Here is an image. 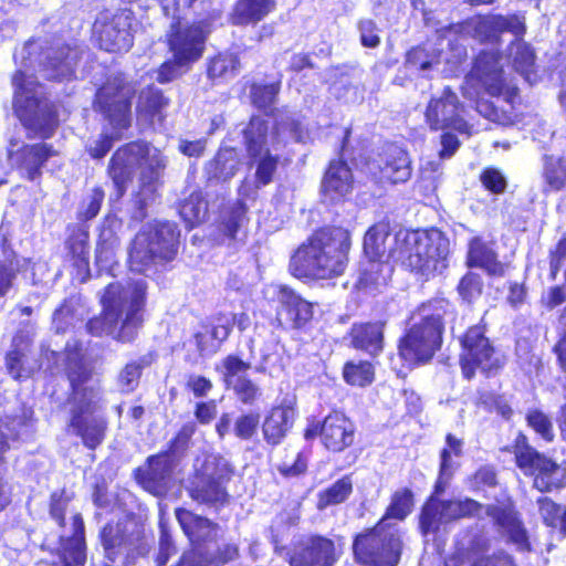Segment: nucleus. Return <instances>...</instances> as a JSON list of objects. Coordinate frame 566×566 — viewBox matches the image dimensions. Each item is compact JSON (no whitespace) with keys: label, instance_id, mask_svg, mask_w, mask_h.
I'll return each mask as SVG.
<instances>
[{"label":"nucleus","instance_id":"nucleus-60","mask_svg":"<svg viewBox=\"0 0 566 566\" xmlns=\"http://www.w3.org/2000/svg\"><path fill=\"white\" fill-rule=\"evenodd\" d=\"M125 129H114L98 134L92 145L85 147L86 154L94 160H102L112 150L114 144L123 138Z\"/></svg>","mask_w":566,"mask_h":566},{"label":"nucleus","instance_id":"nucleus-53","mask_svg":"<svg viewBox=\"0 0 566 566\" xmlns=\"http://www.w3.org/2000/svg\"><path fill=\"white\" fill-rule=\"evenodd\" d=\"M455 291L463 304H474L484 292L483 277L473 271H467L458 281Z\"/></svg>","mask_w":566,"mask_h":566},{"label":"nucleus","instance_id":"nucleus-9","mask_svg":"<svg viewBox=\"0 0 566 566\" xmlns=\"http://www.w3.org/2000/svg\"><path fill=\"white\" fill-rule=\"evenodd\" d=\"M98 539L104 560L109 564L134 566L150 551L145 526L135 520L108 521L99 530Z\"/></svg>","mask_w":566,"mask_h":566},{"label":"nucleus","instance_id":"nucleus-21","mask_svg":"<svg viewBox=\"0 0 566 566\" xmlns=\"http://www.w3.org/2000/svg\"><path fill=\"white\" fill-rule=\"evenodd\" d=\"M464 105L457 93L450 87H443L439 97H432L426 107L424 117L430 130L453 129L467 133L469 124L463 118Z\"/></svg>","mask_w":566,"mask_h":566},{"label":"nucleus","instance_id":"nucleus-33","mask_svg":"<svg viewBox=\"0 0 566 566\" xmlns=\"http://www.w3.org/2000/svg\"><path fill=\"white\" fill-rule=\"evenodd\" d=\"M465 265L469 269H481L489 276L503 277L506 264L499 259L497 252L480 237L472 238L468 243Z\"/></svg>","mask_w":566,"mask_h":566},{"label":"nucleus","instance_id":"nucleus-61","mask_svg":"<svg viewBox=\"0 0 566 566\" xmlns=\"http://www.w3.org/2000/svg\"><path fill=\"white\" fill-rule=\"evenodd\" d=\"M222 13L223 4L220 0H200L198 18L192 20V22L212 32Z\"/></svg>","mask_w":566,"mask_h":566},{"label":"nucleus","instance_id":"nucleus-49","mask_svg":"<svg viewBox=\"0 0 566 566\" xmlns=\"http://www.w3.org/2000/svg\"><path fill=\"white\" fill-rule=\"evenodd\" d=\"M344 381L352 387H367L375 380V365L367 359L347 360L342 368Z\"/></svg>","mask_w":566,"mask_h":566},{"label":"nucleus","instance_id":"nucleus-2","mask_svg":"<svg viewBox=\"0 0 566 566\" xmlns=\"http://www.w3.org/2000/svg\"><path fill=\"white\" fill-rule=\"evenodd\" d=\"M352 231L335 223L314 229L297 245L289 262L291 275L304 283L329 282L343 276L349 264Z\"/></svg>","mask_w":566,"mask_h":566},{"label":"nucleus","instance_id":"nucleus-26","mask_svg":"<svg viewBox=\"0 0 566 566\" xmlns=\"http://www.w3.org/2000/svg\"><path fill=\"white\" fill-rule=\"evenodd\" d=\"M175 469L154 453L146 458L144 465L135 468L132 475L136 484L145 492L161 497L171 486Z\"/></svg>","mask_w":566,"mask_h":566},{"label":"nucleus","instance_id":"nucleus-28","mask_svg":"<svg viewBox=\"0 0 566 566\" xmlns=\"http://www.w3.org/2000/svg\"><path fill=\"white\" fill-rule=\"evenodd\" d=\"M298 411L295 400L284 399L273 405L261 423L263 440L270 447L281 444L292 430Z\"/></svg>","mask_w":566,"mask_h":566},{"label":"nucleus","instance_id":"nucleus-42","mask_svg":"<svg viewBox=\"0 0 566 566\" xmlns=\"http://www.w3.org/2000/svg\"><path fill=\"white\" fill-rule=\"evenodd\" d=\"M196 430L197 427L195 422L190 421L184 423L167 442L166 448L156 454L176 468L181 459L186 455L191 438Z\"/></svg>","mask_w":566,"mask_h":566},{"label":"nucleus","instance_id":"nucleus-36","mask_svg":"<svg viewBox=\"0 0 566 566\" xmlns=\"http://www.w3.org/2000/svg\"><path fill=\"white\" fill-rule=\"evenodd\" d=\"M276 0H237L230 13L233 25H256L276 10Z\"/></svg>","mask_w":566,"mask_h":566},{"label":"nucleus","instance_id":"nucleus-38","mask_svg":"<svg viewBox=\"0 0 566 566\" xmlns=\"http://www.w3.org/2000/svg\"><path fill=\"white\" fill-rule=\"evenodd\" d=\"M241 67L238 53L230 50L218 51L206 62V75L212 84H221L234 77Z\"/></svg>","mask_w":566,"mask_h":566},{"label":"nucleus","instance_id":"nucleus-47","mask_svg":"<svg viewBox=\"0 0 566 566\" xmlns=\"http://www.w3.org/2000/svg\"><path fill=\"white\" fill-rule=\"evenodd\" d=\"M543 524L560 538H566V505L562 506L548 496H539L536 500Z\"/></svg>","mask_w":566,"mask_h":566},{"label":"nucleus","instance_id":"nucleus-48","mask_svg":"<svg viewBox=\"0 0 566 566\" xmlns=\"http://www.w3.org/2000/svg\"><path fill=\"white\" fill-rule=\"evenodd\" d=\"M446 517V512L442 510V501L429 496L420 509L418 516V528L422 536L437 534Z\"/></svg>","mask_w":566,"mask_h":566},{"label":"nucleus","instance_id":"nucleus-39","mask_svg":"<svg viewBox=\"0 0 566 566\" xmlns=\"http://www.w3.org/2000/svg\"><path fill=\"white\" fill-rule=\"evenodd\" d=\"M238 154L234 147H221L206 164L205 174L208 181H227L238 171Z\"/></svg>","mask_w":566,"mask_h":566},{"label":"nucleus","instance_id":"nucleus-14","mask_svg":"<svg viewBox=\"0 0 566 566\" xmlns=\"http://www.w3.org/2000/svg\"><path fill=\"white\" fill-rule=\"evenodd\" d=\"M135 91L123 72L109 75L96 88L93 108L114 129H128L132 126V102Z\"/></svg>","mask_w":566,"mask_h":566},{"label":"nucleus","instance_id":"nucleus-35","mask_svg":"<svg viewBox=\"0 0 566 566\" xmlns=\"http://www.w3.org/2000/svg\"><path fill=\"white\" fill-rule=\"evenodd\" d=\"M80 55L76 46L61 43L51 46L45 56L44 67L54 80L72 78L75 75Z\"/></svg>","mask_w":566,"mask_h":566},{"label":"nucleus","instance_id":"nucleus-45","mask_svg":"<svg viewBox=\"0 0 566 566\" xmlns=\"http://www.w3.org/2000/svg\"><path fill=\"white\" fill-rule=\"evenodd\" d=\"M443 51L429 42H421L406 53V65L417 71H429L441 63Z\"/></svg>","mask_w":566,"mask_h":566},{"label":"nucleus","instance_id":"nucleus-15","mask_svg":"<svg viewBox=\"0 0 566 566\" xmlns=\"http://www.w3.org/2000/svg\"><path fill=\"white\" fill-rule=\"evenodd\" d=\"M268 122L259 115L249 117L241 132L243 147L250 164H254V184L258 188L270 185L281 164H289V159L281 160L280 155L272 154L268 147Z\"/></svg>","mask_w":566,"mask_h":566},{"label":"nucleus","instance_id":"nucleus-59","mask_svg":"<svg viewBox=\"0 0 566 566\" xmlns=\"http://www.w3.org/2000/svg\"><path fill=\"white\" fill-rule=\"evenodd\" d=\"M221 366V379L227 388H230L239 378L245 377L247 373L251 369V364L235 354H229L223 357Z\"/></svg>","mask_w":566,"mask_h":566},{"label":"nucleus","instance_id":"nucleus-22","mask_svg":"<svg viewBox=\"0 0 566 566\" xmlns=\"http://www.w3.org/2000/svg\"><path fill=\"white\" fill-rule=\"evenodd\" d=\"M499 50L482 49L473 57L465 78L480 84L491 96H501L507 88L504 67Z\"/></svg>","mask_w":566,"mask_h":566},{"label":"nucleus","instance_id":"nucleus-51","mask_svg":"<svg viewBox=\"0 0 566 566\" xmlns=\"http://www.w3.org/2000/svg\"><path fill=\"white\" fill-rule=\"evenodd\" d=\"M442 510L446 512V521L453 522L479 516L483 510V504L471 497L443 500Z\"/></svg>","mask_w":566,"mask_h":566},{"label":"nucleus","instance_id":"nucleus-10","mask_svg":"<svg viewBox=\"0 0 566 566\" xmlns=\"http://www.w3.org/2000/svg\"><path fill=\"white\" fill-rule=\"evenodd\" d=\"M233 475V467L222 457H208L193 471L187 488L188 496L198 505L218 512L230 503L228 484Z\"/></svg>","mask_w":566,"mask_h":566},{"label":"nucleus","instance_id":"nucleus-44","mask_svg":"<svg viewBox=\"0 0 566 566\" xmlns=\"http://www.w3.org/2000/svg\"><path fill=\"white\" fill-rule=\"evenodd\" d=\"M248 223V207L242 199H238L220 216L218 229L226 238L234 241L238 232Z\"/></svg>","mask_w":566,"mask_h":566},{"label":"nucleus","instance_id":"nucleus-3","mask_svg":"<svg viewBox=\"0 0 566 566\" xmlns=\"http://www.w3.org/2000/svg\"><path fill=\"white\" fill-rule=\"evenodd\" d=\"M64 353V373L69 381L65 402L72 406L69 428L86 449L95 450L106 438L108 422L105 417L94 415L99 400V389L88 385L94 371L86 364L80 344L66 345Z\"/></svg>","mask_w":566,"mask_h":566},{"label":"nucleus","instance_id":"nucleus-46","mask_svg":"<svg viewBox=\"0 0 566 566\" xmlns=\"http://www.w3.org/2000/svg\"><path fill=\"white\" fill-rule=\"evenodd\" d=\"M354 491L352 474H345L317 494L316 507L325 510L346 502Z\"/></svg>","mask_w":566,"mask_h":566},{"label":"nucleus","instance_id":"nucleus-4","mask_svg":"<svg viewBox=\"0 0 566 566\" xmlns=\"http://www.w3.org/2000/svg\"><path fill=\"white\" fill-rule=\"evenodd\" d=\"M454 312L446 297H431L413 308L411 323L397 339V354L403 365L417 368L431 363L443 345L446 317Z\"/></svg>","mask_w":566,"mask_h":566},{"label":"nucleus","instance_id":"nucleus-30","mask_svg":"<svg viewBox=\"0 0 566 566\" xmlns=\"http://www.w3.org/2000/svg\"><path fill=\"white\" fill-rule=\"evenodd\" d=\"M378 179L381 184H403L411 178L412 167L409 154L397 145L387 146L377 161Z\"/></svg>","mask_w":566,"mask_h":566},{"label":"nucleus","instance_id":"nucleus-29","mask_svg":"<svg viewBox=\"0 0 566 566\" xmlns=\"http://www.w3.org/2000/svg\"><path fill=\"white\" fill-rule=\"evenodd\" d=\"M63 245L65 261L76 270L78 275L88 276L91 271L90 226L86 223H69Z\"/></svg>","mask_w":566,"mask_h":566},{"label":"nucleus","instance_id":"nucleus-56","mask_svg":"<svg viewBox=\"0 0 566 566\" xmlns=\"http://www.w3.org/2000/svg\"><path fill=\"white\" fill-rule=\"evenodd\" d=\"M509 48L514 49L512 59L513 67L521 74L531 73L536 62L534 48L524 41V36H514Z\"/></svg>","mask_w":566,"mask_h":566},{"label":"nucleus","instance_id":"nucleus-6","mask_svg":"<svg viewBox=\"0 0 566 566\" xmlns=\"http://www.w3.org/2000/svg\"><path fill=\"white\" fill-rule=\"evenodd\" d=\"M124 286L108 283L99 297L101 311L85 323V331L93 337L108 336L119 344L134 343L142 329L147 303L145 287L134 290L126 302Z\"/></svg>","mask_w":566,"mask_h":566},{"label":"nucleus","instance_id":"nucleus-16","mask_svg":"<svg viewBox=\"0 0 566 566\" xmlns=\"http://www.w3.org/2000/svg\"><path fill=\"white\" fill-rule=\"evenodd\" d=\"M133 10L119 8L114 12L102 11L92 25V40L101 51L112 54L128 52L134 45Z\"/></svg>","mask_w":566,"mask_h":566},{"label":"nucleus","instance_id":"nucleus-11","mask_svg":"<svg viewBox=\"0 0 566 566\" xmlns=\"http://www.w3.org/2000/svg\"><path fill=\"white\" fill-rule=\"evenodd\" d=\"M402 539L389 524L377 521L353 537V555L361 566H397L401 558Z\"/></svg>","mask_w":566,"mask_h":566},{"label":"nucleus","instance_id":"nucleus-58","mask_svg":"<svg viewBox=\"0 0 566 566\" xmlns=\"http://www.w3.org/2000/svg\"><path fill=\"white\" fill-rule=\"evenodd\" d=\"M485 513L495 526L504 531L509 530L521 520L520 512L512 503L489 504L485 507Z\"/></svg>","mask_w":566,"mask_h":566},{"label":"nucleus","instance_id":"nucleus-7","mask_svg":"<svg viewBox=\"0 0 566 566\" xmlns=\"http://www.w3.org/2000/svg\"><path fill=\"white\" fill-rule=\"evenodd\" d=\"M458 364L464 380L471 381L480 373L484 378L500 375L507 365V356L489 335L488 323L481 318L469 325L458 337Z\"/></svg>","mask_w":566,"mask_h":566},{"label":"nucleus","instance_id":"nucleus-54","mask_svg":"<svg viewBox=\"0 0 566 566\" xmlns=\"http://www.w3.org/2000/svg\"><path fill=\"white\" fill-rule=\"evenodd\" d=\"M154 356L151 354L143 356L139 360L128 361L118 374V385L126 392L134 391L138 385L145 367L151 365Z\"/></svg>","mask_w":566,"mask_h":566},{"label":"nucleus","instance_id":"nucleus-40","mask_svg":"<svg viewBox=\"0 0 566 566\" xmlns=\"http://www.w3.org/2000/svg\"><path fill=\"white\" fill-rule=\"evenodd\" d=\"M249 98L253 107L262 111L268 116L273 115V106L277 102L282 90V74L269 83L252 81L248 84Z\"/></svg>","mask_w":566,"mask_h":566},{"label":"nucleus","instance_id":"nucleus-8","mask_svg":"<svg viewBox=\"0 0 566 566\" xmlns=\"http://www.w3.org/2000/svg\"><path fill=\"white\" fill-rule=\"evenodd\" d=\"M180 231L170 221H154L140 229L130 242L127 265L130 272L145 274L153 265L177 258Z\"/></svg>","mask_w":566,"mask_h":566},{"label":"nucleus","instance_id":"nucleus-17","mask_svg":"<svg viewBox=\"0 0 566 566\" xmlns=\"http://www.w3.org/2000/svg\"><path fill=\"white\" fill-rule=\"evenodd\" d=\"M150 144L144 139L118 146L109 157L106 175L112 180L117 198L126 195L134 182L137 169L150 157Z\"/></svg>","mask_w":566,"mask_h":566},{"label":"nucleus","instance_id":"nucleus-57","mask_svg":"<svg viewBox=\"0 0 566 566\" xmlns=\"http://www.w3.org/2000/svg\"><path fill=\"white\" fill-rule=\"evenodd\" d=\"M199 547V559L203 566H224L239 557L240 549L235 543H223L212 553H208Z\"/></svg>","mask_w":566,"mask_h":566},{"label":"nucleus","instance_id":"nucleus-32","mask_svg":"<svg viewBox=\"0 0 566 566\" xmlns=\"http://www.w3.org/2000/svg\"><path fill=\"white\" fill-rule=\"evenodd\" d=\"M72 535L59 539V557L63 566H84L86 563L85 524L81 513L71 517Z\"/></svg>","mask_w":566,"mask_h":566},{"label":"nucleus","instance_id":"nucleus-18","mask_svg":"<svg viewBox=\"0 0 566 566\" xmlns=\"http://www.w3.org/2000/svg\"><path fill=\"white\" fill-rule=\"evenodd\" d=\"M463 25L471 36L481 44H500L505 32L513 36H525L527 25L521 13H476L464 20Z\"/></svg>","mask_w":566,"mask_h":566},{"label":"nucleus","instance_id":"nucleus-27","mask_svg":"<svg viewBox=\"0 0 566 566\" xmlns=\"http://www.w3.org/2000/svg\"><path fill=\"white\" fill-rule=\"evenodd\" d=\"M386 319L359 321L350 325L346 333L348 346L356 352L377 358L386 345Z\"/></svg>","mask_w":566,"mask_h":566},{"label":"nucleus","instance_id":"nucleus-64","mask_svg":"<svg viewBox=\"0 0 566 566\" xmlns=\"http://www.w3.org/2000/svg\"><path fill=\"white\" fill-rule=\"evenodd\" d=\"M483 188L492 195H502L507 188V180L502 171L493 166L484 167L479 176Z\"/></svg>","mask_w":566,"mask_h":566},{"label":"nucleus","instance_id":"nucleus-1","mask_svg":"<svg viewBox=\"0 0 566 566\" xmlns=\"http://www.w3.org/2000/svg\"><path fill=\"white\" fill-rule=\"evenodd\" d=\"M14 115L27 130L29 139L41 142L23 144L15 151V168L28 181H40L43 169L51 158L60 156L53 144L46 143L60 126L57 105L44 95H36L40 86L29 81L27 74L17 70L12 75Z\"/></svg>","mask_w":566,"mask_h":566},{"label":"nucleus","instance_id":"nucleus-55","mask_svg":"<svg viewBox=\"0 0 566 566\" xmlns=\"http://www.w3.org/2000/svg\"><path fill=\"white\" fill-rule=\"evenodd\" d=\"M544 191H559L566 186V160L546 156L543 167Z\"/></svg>","mask_w":566,"mask_h":566},{"label":"nucleus","instance_id":"nucleus-24","mask_svg":"<svg viewBox=\"0 0 566 566\" xmlns=\"http://www.w3.org/2000/svg\"><path fill=\"white\" fill-rule=\"evenodd\" d=\"M355 178L344 158L331 159L323 172L319 191L329 203L344 202L353 192Z\"/></svg>","mask_w":566,"mask_h":566},{"label":"nucleus","instance_id":"nucleus-52","mask_svg":"<svg viewBox=\"0 0 566 566\" xmlns=\"http://www.w3.org/2000/svg\"><path fill=\"white\" fill-rule=\"evenodd\" d=\"M413 503V493L410 489L397 490L391 494L390 503L378 521H382V523H386L389 518L403 521L410 514Z\"/></svg>","mask_w":566,"mask_h":566},{"label":"nucleus","instance_id":"nucleus-50","mask_svg":"<svg viewBox=\"0 0 566 566\" xmlns=\"http://www.w3.org/2000/svg\"><path fill=\"white\" fill-rule=\"evenodd\" d=\"M447 446L440 451V463L438 480L434 485V492L443 491V484L452 476L451 455L460 457L462 454L463 441L453 433L446 434Z\"/></svg>","mask_w":566,"mask_h":566},{"label":"nucleus","instance_id":"nucleus-43","mask_svg":"<svg viewBox=\"0 0 566 566\" xmlns=\"http://www.w3.org/2000/svg\"><path fill=\"white\" fill-rule=\"evenodd\" d=\"M179 216L187 230H192L203 223L208 217V202L201 190L192 191L179 205Z\"/></svg>","mask_w":566,"mask_h":566},{"label":"nucleus","instance_id":"nucleus-19","mask_svg":"<svg viewBox=\"0 0 566 566\" xmlns=\"http://www.w3.org/2000/svg\"><path fill=\"white\" fill-rule=\"evenodd\" d=\"M175 516L190 547L171 566H203L199 559V547L211 538V534L219 531V524L182 506L175 509Z\"/></svg>","mask_w":566,"mask_h":566},{"label":"nucleus","instance_id":"nucleus-37","mask_svg":"<svg viewBox=\"0 0 566 566\" xmlns=\"http://www.w3.org/2000/svg\"><path fill=\"white\" fill-rule=\"evenodd\" d=\"M366 259L367 263L356 281V286L363 290H378L387 286L394 274L391 259L388 255Z\"/></svg>","mask_w":566,"mask_h":566},{"label":"nucleus","instance_id":"nucleus-62","mask_svg":"<svg viewBox=\"0 0 566 566\" xmlns=\"http://www.w3.org/2000/svg\"><path fill=\"white\" fill-rule=\"evenodd\" d=\"M467 484L473 492H480L497 486L499 481L496 469L492 464L479 467L467 478Z\"/></svg>","mask_w":566,"mask_h":566},{"label":"nucleus","instance_id":"nucleus-20","mask_svg":"<svg viewBox=\"0 0 566 566\" xmlns=\"http://www.w3.org/2000/svg\"><path fill=\"white\" fill-rule=\"evenodd\" d=\"M172 18L166 34V44L172 55L191 66L202 57L211 32L192 21L182 23L179 15Z\"/></svg>","mask_w":566,"mask_h":566},{"label":"nucleus","instance_id":"nucleus-5","mask_svg":"<svg viewBox=\"0 0 566 566\" xmlns=\"http://www.w3.org/2000/svg\"><path fill=\"white\" fill-rule=\"evenodd\" d=\"M388 256L410 274L429 281L449 268L451 243L447 233L437 227L399 229Z\"/></svg>","mask_w":566,"mask_h":566},{"label":"nucleus","instance_id":"nucleus-23","mask_svg":"<svg viewBox=\"0 0 566 566\" xmlns=\"http://www.w3.org/2000/svg\"><path fill=\"white\" fill-rule=\"evenodd\" d=\"M336 560L335 542L319 534L295 543L287 558L290 566H333Z\"/></svg>","mask_w":566,"mask_h":566},{"label":"nucleus","instance_id":"nucleus-63","mask_svg":"<svg viewBox=\"0 0 566 566\" xmlns=\"http://www.w3.org/2000/svg\"><path fill=\"white\" fill-rule=\"evenodd\" d=\"M260 413L258 411H248L239 415L233 423V434L242 441H249L254 438L261 426Z\"/></svg>","mask_w":566,"mask_h":566},{"label":"nucleus","instance_id":"nucleus-41","mask_svg":"<svg viewBox=\"0 0 566 566\" xmlns=\"http://www.w3.org/2000/svg\"><path fill=\"white\" fill-rule=\"evenodd\" d=\"M391 233V223L388 218L374 222L363 237V252L366 258H385L387 239Z\"/></svg>","mask_w":566,"mask_h":566},{"label":"nucleus","instance_id":"nucleus-31","mask_svg":"<svg viewBox=\"0 0 566 566\" xmlns=\"http://www.w3.org/2000/svg\"><path fill=\"white\" fill-rule=\"evenodd\" d=\"M0 249L2 252L0 259V298H2L15 289L19 275L28 270L31 260L21 256L15 251L6 233L0 234Z\"/></svg>","mask_w":566,"mask_h":566},{"label":"nucleus","instance_id":"nucleus-25","mask_svg":"<svg viewBox=\"0 0 566 566\" xmlns=\"http://www.w3.org/2000/svg\"><path fill=\"white\" fill-rule=\"evenodd\" d=\"M314 317V305L289 286L279 290L275 318L279 325L287 324L291 328H307Z\"/></svg>","mask_w":566,"mask_h":566},{"label":"nucleus","instance_id":"nucleus-12","mask_svg":"<svg viewBox=\"0 0 566 566\" xmlns=\"http://www.w3.org/2000/svg\"><path fill=\"white\" fill-rule=\"evenodd\" d=\"M306 442L319 440L321 447L329 454L350 452L359 442L356 422L340 409H332L323 418L312 416L302 430Z\"/></svg>","mask_w":566,"mask_h":566},{"label":"nucleus","instance_id":"nucleus-34","mask_svg":"<svg viewBox=\"0 0 566 566\" xmlns=\"http://www.w3.org/2000/svg\"><path fill=\"white\" fill-rule=\"evenodd\" d=\"M169 105L170 98L165 92L155 84H148L138 93L135 112L148 124H154L165 119V111Z\"/></svg>","mask_w":566,"mask_h":566},{"label":"nucleus","instance_id":"nucleus-13","mask_svg":"<svg viewBox=\"0 0 566 566\" xmlns=\"http://www.w3.org/2000/svg\"><path fill=\"white\" fill-rule=\"evenodd\" d=\"M515 465L533 476V486L541 493H549L566 486V470L531 446L525 433L518 432L512 443Z\"/></svg>","mask_w":566,"mask_h":566}]
</instances>
